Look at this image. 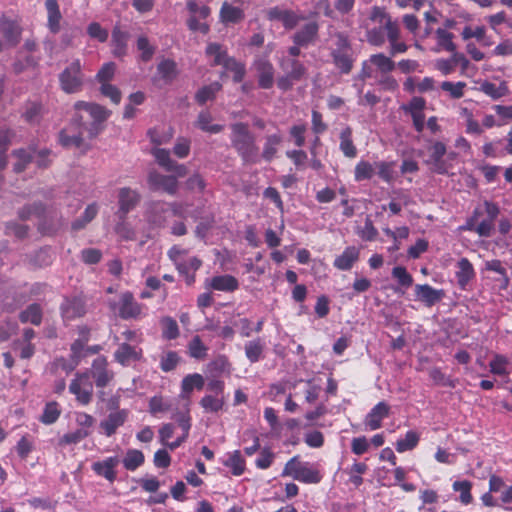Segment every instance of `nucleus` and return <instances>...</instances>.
Returning <instances> with one entry per match:
<instances>
[{"label":"nucleus","mask_w":512,"mask_h":512,"mask_svg":"<svg viewBox=\"0 0 512 512\" xmlns=\"http://www.w3.org/2000/svg\"><path fill=\"white\" fill-rule=\"evenodd\" d=\"M74 115L70 123L59 132V143L65 148H79L83 144V134L88 133L90 138L96 137L104 128L105 121L111 111L105 107L85 101L74 104Z\"/></svg>","instance_id":"nucleus-1"},{"label":"nucleus","mask_w":512,"mask_h":512,"mask_svg":"<svg viewBox=\"0 0 512 512\" xmlns=\"http://www.w3.org/2000/svg\"><path fill=\"white\" fill-rule=\"evenodd\" d=\"M230 129L231 145L242 161L247 164L258 163V146L256 145L254 135L249 131L248 125L242 122H237L231 124Z\"/></svg>","instance_id":"nucleus-2"},{"label":"nucleus","mask_w":512,"mask_h":512,"mask_svg":"<svg viewBox=\"0 0 512 512\" xmlns=\"http://www.w3.org/2000/svg\"><path fill=\"white\" fill-rule=\"evenodd\" d=\"M172 419H174L182 429V435L175 441L169 442V439L174 435L175 432L174 424L166 423L163 424L159 429V440L161 444L168 447L170 450L178 448L183 442L186 441L191 428V418L188 410L184 412H175L172 415Z\"/></svg>","instance_id":"nucleus-3"},{"label":"nucleus","mask_w":512,"mask_h":512,"mask_svg":"<svg viewBox=\"0 0 512 512\" xmlns=\"http://www.w3.org/2000/svg\"><path fill=\"white\" fill-rule=\"evenodd\" d=\"M110 309L123 320H139L146 316L145 306L138 303L129 291L122 293L117 302H109Z\"/></svg>","instance_id":"nucleus-4"},{"label":"nucleus","mask_w":512,"mask_h":512,"mask_svg":"<svg viewBox=\"0 0 512 512\" xmlns=\"http://www.w3.org/2000/svg\"><path fill=\"white\" fill-rule=\"evenodd\" d=\"M206 54L208 57L212 58V65L223 66L227 71L234 73L233 80L235 82L242 81L245 75L244 66L234 58L229 57L226 50L221 45L217 43H210L206 47Z\"/></svg>","instance_id":"nucleus-5"},{"label":"nucleus","mask_w":512,"mask_h":512,"mask_svg":"<svg viewBox=\"0 0 512 512\" xmlns=\"http://www.w3.org/2000/svg\"><path fill=\"white\" fill-rule=\"evenodd\" d=\"M281 476H291L303 483L316 484L322 479L320 472L310 466L309 463L298 461L297 457L291 458L285 465Z\"/></svg>","instance_id":"nucleus-6"},{"label":"nucleus","mask_w":512,"mask_h":512,"mask_svg":"<svg viewBox=\"0 0 512 512\" xmlns=\"http://www.w3.org/2000/svg\"><path fill=\"white\" fill-rule=\"evenodd\" d=\"M59 84L61 89L67 94L78 93L82 90L84 74L82 72V63L79 59L73 60L59 74Z\"/></svg>","instance_id":"nucleus-7"},{"label":"nucleus","mask_w":512,"mask_h":512,"mask_svg":"<svg viewBox=\"0 0 512 512\" xmlns=\"http://www.w3.org/2000/svg\"><path fill=\"white\" fill-rule=\"evenodd\" d=\"M93 390L94 386L89 372L76 373L69 385V392L75 396L76 401L82 406L91 403Z\"/></svg>","instance_id":"nucleus-8"},{"label":"nucleus","mask_w":512,"mask_h":512,"mask_svg":"<svg viewBox=\"0 0 512 512\" xmlns=\"http://www.w3.org/2000/svg\"><path fill=\"white\" fill-rule=\"evenodd\" d=\"M425 108L426 100L418 96L412 97L408 103L401 106V109L411 116L413 126L419 133L425 128Z\"/></svg>","instance_id":"nucleus-9"},{"label":"nucleus","mask_w":512,"mask_h":512,"mask_svg":"<svg viewBox=\"0 0 512 512\" xmlns=\"http://www.w3.org/2000/svg\"><path fill=\"white\" fill-rule=\"evenodd\" d=\"M141 195L137 190L129 187H122L118 190V218H126L127 214L132 211L140 202Z\"/></svg>","instance_id":"nucleus-10"},{"label":"nucleus","mask_w":512,"mask_h":512,"mask_svg":"<svg viewBox=\"0 0 512 512\" xmlns=\"http://www.w3.org/2000/svg\"><path fill=\"white\" fill-rule=\"evenodd\" d=\"M177 178L179 176L164 175L159 172H151L148 176V183L153 190H162L169 195H175L178 191L179 183Z\"/></svg>","instance_id":"nucleus-11"},{"label":"nucleus","mask_w":512,"mask_h":512,"mask_svg":"<svg viewBox=\"0 0 512 512\" xmlns=\"http://www.w3.org/2000/svg\"><path fill=\"white\" fill-rule=\"evenodd\" d=\"M151 154L155 158L159 166L168 172H173L176 176L184 177L187 174V168L183 164H179L170 156L169 150L163 148H153Z\"/></svg>","instance_id":"nucleus-12"},{"label":"nucleus","mask_w":512,"mask_h":512,"mask_svg":"<svg viewBox=\"0 0 512 512\" xmlns=\"http://www.w3.org/2000/svg\"><path fill=\"white\" fill-rule=\"evenodd\" d=\"M89 374L99 388L106 387L114 378V372L108 369L107 359L103 356L94 359Z\"/></svg>","instance_id":"nucleus-13"},{"label":"nucleus","mask_w":512,"mask_h":512,"mask_svg":"<svg viewBox=\"0 0 512 512\" xmlns=\"http://www.w3.org/2000/svg\"><path fill=\"white\" fill-rule=\"evenodd\" d=\"M114 359L122 366H129L143 359V350L138 345L121 343L114 352Z\"/></svg>","instance_id":"nucleus-14"},{"label":"nucleus","mask_w":512,"mask_h":512,"mask_svg":"<svg viewBox=\"0 0 512 512\" xmlns=\"http://www.w3.org/2000/svg\"><path fill=\"white\" fill-rule=\"evenodd\" d=\"M484 211L487 217L477 223L476 233L480 237H490L494 231V221L500 213V209L497 204L484 201Z\"/></svg>","instance_id":"nucleus-15"},{"label":"nucleus","mask_w":512,"mask_h":512,"mask_svg":"<svg viewBox=\"0 0 512 512\" xmlns=\"http://www.w3.org/2000/svg\"><path fill=\"white\" fill-rule=\"evenodd\" d=\"M129 415L127 409L111 411L108 416L100 422V428L108 437L116 433L117 429L124 425Z\"/></svg>","instance_id":"nucleus-16"},{"label":"nucleus","mask_w":512,"mask_h":512,"mask_svg":"<svg viewBox=\"0 0 512 512\" xmlns=\"http://www.w3.org/2000/svg\"><path fill=\"white\" fill-rule=\"evenodd\" d=\"M62 316L65 320H74L86 313V304L82 298L66 299L61 305Z\"/></svg>","instance_id":"nucleus-17"},{"label":"nucleus","mask_w":512,"mask_h":512,"mask_svg":"<svg viewBox=\"0 0 512 512\" xmlns=\"http://www.w3.org/2000/svg\"><path fill=\"white\" fill-rule=\"evenodd\" d=\"M129 33L115 25L111 35L112 53L115 57L121 58L127 54Z\"/></svg>","instance_id":"nucleus-18"},{"label":"nucleus","mask_w":512,"mask_h":512,"mask_svg":"<svg viewBox=\"0 0 512 512\" xmlns=\"http://www.w3.org/2000/svg\"><path fill=\"white\" fill-rule=\"evenodd\" d=\"M415 295L418 300L431 307L443 298L444 292L443 290L434 289L428 284H417L415 286Z\"/></svg>","instance_id":"nucleus-19"},{"label":"nucleus","mask_w":512,"mask_h":512,"mask_svg":"<svg viewBox=\"0 0 512 512\" xmlns=\"http://www.w3.org/2000/svg\"><path fill=\"white\" fill-rule=\"evenodd\" d=\"M390 407L385 402H379L372 410L366 415L365 425L370 430L379 429L382 425V420L388 417Z\"/></svg>","instance_id":"nucleus-20"},{"label":"nucleus","mask_w":512,"mask_h":512,"mask_svg":"<svg viewBox=\"0 0 512 512\" xmlns=\"http://www.w3.org/2000/svg\"><path fill=\"white\" fill-rule=\"evenodd\" d=\"M360 250L355 246H348L335 258L334 267L341 271L350 270L359 260Z\"/></svg>","instance_id":"nucleus-21"},{"label":"nucleus","mask_w":512,"mask_h":512,"mask_svg":"<svg viewBox=\"0 0 512 512\" xmlns=\"http://www.w3.org/2000/svg\"><path fill=\"white\" fill-rule=\"evenodd\" d=\"M119 462L118 457H108L103 461L93 463L92 469L97 475L113 482L116 479L115 468L118 466Z\"/></svg>","instance_id":"nucleus-22"},{"label":"nucleus","mask_w":512,"mask_h":512,"mask_svg":"<svg viewBox=\"0 0 512 512\" xmlns=\"http://www.w3.org/2000/svg\"><path fill=\"white\" fill-rule=\"evenodd\" d=\"M47 11V27L51 33L56 34L60 31V22L62 14L60 12L57 0H45Z\"/></svg>","instance_id":"nucleus-23"},{"label":"nucleus","mask_w":512,"mask_h":512,"mask_svg":"<svg viewBox=\"0 0 512 512\" xmlns=\"http://www.w3.org/2000/svg\"><path fill=\"white\" fill-rule=\"evenodd\" d=\"M318 30L319 26L316 22H309L294 34L293 41L298 46H307L316 39Z\"/></svg>","instance_id":"nucleus-24"},{"label":"nucleus","mask_w":512,"mask_h":512,"mask_svg":"<svg viewBox=\"0 0 512 512\" xmlns=\"http://www.w3.org/2000/svg\"><path fill=\"white\" fill-rule=\"evenodd\" d=\"M208 286L217 291L233 292L238 289L239 282L234 276L225 274L212 277Z\"/></svg>","instance_id":"nucleus-25"},{"label":"nucleus","mask_w":512,"mask_h":512,"mask_svg":"<svg viewBox=\"0 0 512 512\" xmlns=\"http://www.w3.org/2000/svg\"><path fill=\"white\" fill-rule=\"evenodd\" d=\"M474 276L475 271L471 262L467 258H461L457 263L456 271L459 286L464 289Z\"/></svg>","instance_id":"nucleus-26"},{"label":"nucleus","mask_w":512,"mask_h":512,"mask_svg":"<svg viewBox=\"0 0 512 512\" xmlns=\"http://www.w3.org/2000/svg\"><path fill=\"white\" fill-rule=\"evenodd\" d=\"M167 211L165 203L163 202H151L148 205L146 211L147 221L157 227H161L165 224V217L163 214Z\"/></svg>","instance_id":"nucleus-27"},{"label":"nucleus","mask_w":512,"mask_h":512,"mask_svg":"<svg viewBox=\"0 0 512 512\" xmlns=\"http://www.w3.org/2000/svg\"><path fill=\"white\" fill-rule=\"evenodd\" d=\"M205 381L201 374L193 373L185 376L181 382L182 398H188L193 389L201 390L204 387Z\"/></svg>","instance_id":"nucleus-28"},{"label":"nucleus","mask_w":512,"mask_h":512,"mask_svg":"<svg viewBox=\"0 0 512 512\" xmlns=\"http://www.w3.org/2000/svg\"><path fill=\"white\" fill-rule=\"evenodd\" d=\"M369 62L371 65L376 67L381 76L391 73L396 67V63L391 59V57H388L383 53L372 54L369 57Z\"/></svg>","instance_id":"nucleus-29"},{"label":"nucleus","mask_w":512,"mask_h":512,"mask_svg":"<svg viewBox=\"0 0 512 512\" xmlns=\"http://www.w3.org/2000/svg\"><path fill=\"white\" fill-rule=\"evenodd\" d=\"M435 35L437 40V47L434 49L435 52H439L440 50L454 52L456 50V45L453 42V33L446 29L438 28L435 31Z\"/></svg>","instance_id":"nucleus-30"},{"label":"nucleus","mask_w":512,"mask_h":512,"mask_svg":"<svg viewBox=\"0 0 512 512\" xmlns=\"http://www.w3.org/2000/svg\"><path fill=\"white\" fill-rule=\"evenodd\" d=\"M259 71V86L263 89H269L274 83V68L271 63L267 61H261L258 64Z\"/></svg>","instance_id":"nucleus-31"},{"label":"nucleus","mask_w":512,"mask_h":512,"mask_svg":"<svg viewBox=\"0 0 512 512\" xmlns=\"http://www.w3.org/2000/svg\"><path fill=\"white\" fill-rule=\"evenodd\" d=\"M339 148L348 158H355L357 156V148L353 143L352 129L350 127H346L341 131Z\"/></svg>","instance_id":"nucleus-32"},{"label":"nucleus","mask_w":512,"mask_h":512,"mask_svg":"<svg viewBox=\"0 0 512 512\" xmlns=\"http://www.w3.org/2000/svg\"><path fill=\"white\" fill-rule=\"evenodd\" d=\"M212 121V115L207 111H202L197 117L196 126L204 132L211 134L220 133L224 129V126L220 124H213Z\"/></svg>","instance_id":"nucleus-33"},{"label":"nucleus","mask_w":512,"mask_h":512,"mask_svg":"<svg viewBox=\"0 0 512 512\" xmlns=\"http://www.w3.org/2000/svg\"><path fill=\"white\" fill-rule=\"evenodd\" d=\"M282 142V136L280 134H272L265 137V143L262 151V158L270 162L278 151V146Z\"/></svg>","instance_id":"nucleus-34"},{"label":"nucleus","mask_w":512,"mask_h":512,"mask_svg":"<svg viewBox=\"0 0 512 512\" xmlns=\"http://www.w3.org/2000/svg\"><path fill=\"white\" fill-rule=\"evenodd\" d=\"M98 211L99 207L96 203L89 204L86 207L83 215L72 222V229L79 231L85 228L97 216Z\"/></svg>","instance_id":"nucleus-35"},{"label":"nucleus","mask_w":512,"mask_h":512,"mask_svg":"<svg viewBox=\"0 0 512 512\" xmlns=\"http://www.w3.org/2000/svg\"><path fill=\"white\" fill-rule=\"evenodd\" d=\"M336 67L344 74H348L353 67L354 60L348 51L333 50L331 53Z\"/></svg>","instance_id":"nucleus-36"},{"label":"nucleus","mask_w":512,"mask_h":512,"mask_svg":"<svg viewBox=\"0 0 512 512\" xmlns=\"http://www.w3.org/2000/svg\"><path fill=\"white\" fill-rule=\"evenodd\" d=\"M220 18L224 23H237L244 18V12L242 9L225 2L220 10Z\"/></svg>","instance_id":"nucleus-37"},{"label":"nucleus","mask_w":512,"mask_h":512,"mask_svg":"<svg viewBox=\"0 0 512 512\" xmlns=\"http://www.w3.org/2000/svg\"><path fill=\"white\" fill-rule=\"evenodd\" d=\"M245 355L251 363L258 362L263 355L264 342L260 338L248 341L245 344Z\"/></svg>","instance_id":"nucleus-38"},{"label":"nucleus","mask_w":512,"mask_h":512,"mask_svg":"<svg viewBox=\"0 0 512 512\" xmlns=\"http://www.w3.org/2000/svg\"><path fill=\"white\" fill-rule=\"evenodd\" d=\"M19 319L22 323H31L38 326L42 321V309L38 304H31L20 313Z\"/></svg>","instance_id":"nucleus-39"},{"label":"nucleus","mask_w":512,"mask_h":512,"mask_svg":"<svg viewBox=\"0 0 512 512\" xmlns=\"http://www.w3.org/2000/svg\"><path fill=\"white\" fill-rule=\"evenodd\" d=\"M162 337L166 340H174L179 337L180 331L175 319L164 316L160 319Z\"/></svg>","instance_id":"nucleus-40"},{"label":"nucleus","mask_w":512,"mask_h":512,"mask_svg":"<svg viewBox=\"0 0 512 512\" xmlns=\"http://www.w3.org/2000/svg\"><path fill=\"white\" fill-rule=\"evenodd\" d=\"M136 46L140 51V60L143 62H149L156 52V46L151 44L145 35L138 36Z\"/></svg>","instance_id":"nucleus-41"},{"label":"nucleus","mask_w":512,"mask_h":512,"mask_svg":"<svg viewBox=\"0 0 512 512\" xmlns=\"http://www.w3.org/2000/svg\"><path fill=\"white\" fill-rule=\"evenodd\" d=\"M188 354L190 357L203 360L207 357L208 347L202 342L201 338L194 336L187 345Z\"/></svg>","instance_id":"nucleus-42"},{"label":"nucleus","mask_w":512,"mask_h":512,"mask_svg":"<svg viewBox=\"0 0 512 512\" xmlns=\"http://www.w3.org/2000/svg\"><path fill=\"white\" fill-rule=\"evenodd\" d=\"M221 88L222 85L219 82H213L200 88L195 95V99L200 105H203L207 101L214 99Z\"/></svg>","instance_id":"nucleus-43"},{"label":"nucleus","mask_w":512,"mask_h":512,"mask_svg":"<svg viewBox=\"0 0 512 512\" xmlns=\"http://www.w3.org/2000/svg\"><path fill=\"white\" fill-rule=\"evenodd\" d=\"M0 27L4 38L11 44L16 45L20 38V29L10 20H1Z\"/></svg>","instance_id":"nucleus-44"},{"label":"nucleus","mask_w":512,"mask_h":512,"mask_svg":"<svg viewBox=\"0 0 512 512\" xmlns=\"http://www.w3.org/2000/svg\"><path fill=\"white\" fill-rule=\"evenodd\" d=\"M61 415V409L56 401L48 402L40 417L43 424L50 425L55 423Z\"/></svg>","instance_id":"nucleus-45"},{"label":"nucleus","mask_w":512,"mask_h":512,"mask_svg":"<svg viewBox=\"0 0 512 512\" xmlns=\"http://www.w3.org/2000/svg\"><path fill=\"white\" fill-rule=\"evenodd\" d=\"M224 465L230 468L233 475L240 476L245 471V460L242 458L240 451L236 450L231 453Z\"/></svg>","instance_id":"nucleus-46"},{"label":"nucleus","mask_w":512,"mask_h":512,"mask_svg":"<svg viewBox=\"0 0 512 512\" xmlns=\"http://www.w3.org/2000/svg\"><path fill=\"white\" fill-rule=\"evenodd\" d=\"M144 463V454L137 449H130L127 451L123 465L129 471H134Z\"/></svg>","instance_id":"nucleus-47"},{"label":"nucleus","mask_w":512,"mask_h":512,"mask_svg":"<svg viewBox=\"0 0 512 512\" xmlns=\"http://www.w3.org/2000/svg\"><path fill=\"white\" fill-rule=\"evenodd\" d=\"M420 436L415 431H408L405 434V437L397 440L396 442V450L399 453H403L409 450L414 449L419 442Z\"/></svg>","instance_id":"nucleus-48"},{"label":"nucleus","mask_w":512,"mask_h":512,"mask_svg":"<svg viewBox=\"0 0 512 512\" xmlns=\"http://www.w3.org/2000/svg\"><path fill=\"white\" fill-rule=\"evenodd\" d=\"M282 68L289 74L293 80H300L305 74L304 66L297 60L289 59L285 60L281 64Z\"/></svg>","instance_id":"nucleus-49"},{"label":"nucleus","mask_w":512,"mask_h":512,"mask_svg":"<svg viewBox=\"0 0 512 512\" xmlns=\"http://www.w3.org/2000/svg\"><path fill=\"white\" fill-rule=\"evenodd\" d=\"M480 90L493 99H499L506 94L507 86L505 83L496 85L494 83L485 81L481 84Z\"/></svg>","instance_id":"nucleus-50"},{"label":"nucleus","mask_w":512,"mask_h":512,"mask_svg":"<svg viewBox=\"0 0 512 512\" xmlns=\"http://www.w3.org/2000/svg\"><path fill=\"white\" fill-rule=\"evenodd\" d=\"M91 434V430L77 429L73 432L64 434L59 439V445L65 446L70 444H77Z\"/></svg>","instance_id":"nucleus-51"},{"label":"nucleus","mask_w":512,"mask_h":512,"mask_svg":"<svg viewBox=\"0 0 512 512\" xmlns=\"http://www.w3.org/2000/svg\"><path fill=\"white\" fill-rule=\"evenodd\" d=\"M172 409L170 401L164 399L162 396H154L149 401V412L152 415L159 413H166Z\"/></svg>","instance_id":"nucleus-52"},{"label":"nucleus","mask_w":512,"mask_h":512,"mask_svg":"<svg viewBox=\"0 0 512 512\" xmlns=\"http://www.w3.org/2000/svg\"><path fill=\"white\" fill-rule=\"evenodd\" d=\"M13 156L16 158L14 163V170L16 172H22L33 159V154L25 149L15 150Z\"/></svg>","instance_id":"nucleus-53"},{"label":"nucleus","mask_w":512,"mask_h":512,"mask_svg":"<svg viewBox=\"0 0 512 512\" xmlns=\"http://www.w3.org/2000/svg\"><path fill=\"white\" fill-rule=\"evenodd\" d=\"M368 467L365 463L362 462H354L353 465L348 470L349 480L350 482L359 487L363 483V478L361 477L367 471Z\"/></svg>","instance_id":"nucleus-54"},{"label":"nucleus","mask_w":512,"mask_h":512,"mask_svg":"<svg viewBox=\"0 0 512 512\" xmlns=\"http://www.w3.org/2000/svg\"><path fill=\"white\" fill-rule=\"evenodd\" d=\"M462 116L466 122V133L473 135H481L483 133L482 125L478 123L473 117V114L467 108H463L461 111Z\"/></svg>","instance_id":"nucleus-55"},{"label":"nucleus","mask_w":512,"mask_h":512,"mask_svg":"<svg viewBox=\"0 0 512 512\" xmlns=\"http://www.w3.org/2000/svg\"><path fill=\"white\" fill-rule=\"evenodd\" d=\"M179 356L175 351H168L160 357V368L164 372H170L174 370L179 363Z\"/></svg>","instance_id":"nucleus-56"},{"label":"nucleus","mask_w":512,"mask_h":512,"mask_svg":"<svg viewBox=\"0 0 512 512\" xmlns=\"http://www.w3.org/2000/svg\"><path fill=\"white\" fill-rule=\"evenodd\" d=\"M507 365V357L501 354L494 355L493 359L489 364L491 373L499 376H504L508 374Z\"/></svg>","instance_id":"nucleus-57"},{"label":"nucleus","mask_w":512,"mask_h":512,"mask_svg":"<svg viewBox=\"0 0 512 512\" xmlns=\"http://www.w3.org/2000/svg\"><path fill=\"white\" fill-rule=\"evenodd\" d=\"M466 87V83L459 81L456 83L450 82V81H444L441 84V89L447 93L453 98V99H459L464 96V89Z\"/></svg>","instance_id":"nucleus-58"},{"label":"nucleus","mask_w":512,"mask_h":512,"mask_svg":"<svg viewBox=\"0 0 512 512\" xmlns=\"http://www.w3.org/2000/svg\"><path fill=\"white\" fill-rule=\"evenodd\" d=\"M158 73L165 80L171 81L177 74L176 63L170 59L162 60L157 66Z\"/></svg>","instance_id":"nucleus-59"},{"label":"nucleus","mask_w":512,"mask_h":512,"mask_svg":"<svg viewBox=\"0 0 512 512\" xmlns=\"http://www.w3.org/2000/svg\"><path fill=\"white\" fill-rule=\"evenodd\" d=\"M374 175V167L367 161H360L355 166L354 178L356 181L371 179Z\"/></svg>","instance_id":"nucleus-60"},{"label":"nucleus","mask_w":512,"mask_h":512,"mask_svg":"<svg viewBox=\"0 0 512 512\" xmlns=\"http://www.w3.org/2000/svg\"><path fill=\"white\" fill-rule=\"evenodd\" d=\"M200 405L207 412H218L224 405V399L218 396L206 395L201 399Z\"/></svg>","instance_id":"nucleus-61"},{"label":"nucleus","mask_w":512,"mask_h":512,"mask_svg":"<svg viewBox=\"0 0 512 512\" xmlns=\"http://www.w3.org/2000/svg\"><path fill=\"white\" fill-rule=\"evenodd\" d=\"M471 487V483L467 480L453 483V489L460 492V500L464 504H469L472 501Z\"/></svg>","instance_id":"nucleus-62"},{"label":"nucleus","mask_w":512,"mask_h":512,"mask_svg":"<svg viewBox=\"0 0 512 512\" xmlns=\"http://www.w3.org/2000/svg\"><path fill=\"white\" fill-rule=\"evenodd\" d=\"M119 221L115 225V232L122 240H133L135 232L129 223L126 222V218H118Z\"/></svg>","instance_id":"nucleus-63"},{"label":"nucleus","mask_w":512,"mask_h":512,"mask_svg":"<svg viewBox=\"0 0 512 512\" xmlns=\"http://www.w3.org/2000/svg\"><path fill=\"white\" fill-rule=\"evenodd\" d=\"M116 70V65L113 62H107L105 63L98 73L96 74V80L101 84L104 85L105 83H109L110 80L114 77Z\"/></svg>","instance_id":"nucleus-64"}]
</instances>
